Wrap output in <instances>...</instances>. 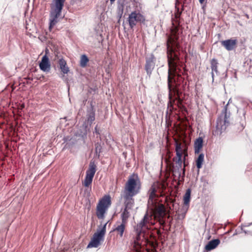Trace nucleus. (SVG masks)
Returning a JSON list of instances; mask_svg holds the SVG:
<instances>
[{
  "mask_svg": "<svg viewBox=\"0 0 252 252\" xmlns=\"http://www.w3.org/2000/svg\"><path fill=\"white\" fill-rule=\"evenodd\" d=\"M40 69L44 72H49L51 68V65L48 57L45 55L42 58L39 64Z\"/></svg>",
  "mask_w": 252,
  "mask_h": 252,
  "instance_id": "nucleus-10",
  "label": "nucleus"
},
{
  "mask_svg": "<svg viewBox=\"0 0 252 252\" xmlns=\"http://www.w3.org/2000/svg\"><path fill=\"white\" fill-rule=\"evenodd\" d=\"M204 1H205V0H199V1L201 4H203L204 3Z\"/></svg>",
  "mask_w": 252,
  "mask_h": 252,
  "instance_id": "nucleus-34",
  "label": "nucleus"
},
{
  "mask_svg": "<svg viewBox=\"0 0 252 252\" xmlns=\"http://www.w3.org/2000/svg\"><path fill=\"white\" fill-rule=\"evenodd\" d=\"M176 156L177 157L175 160V163L176 164V166L178 168V170H179V169L181 168L182 167V161L181 160V158L182 156V154H181L180 152L179 153L177 151V154H176Z\"/></svg>",
  "mask_w": 252,
  "mask_h": 252,
  "instance_id": "nucleus-22",
  "label": "nucleus"
},
{
  "mask_svg": "<svg viewBox=\"0 0 252 252\" xmlns=\"http://www.w3.org/2000/svg\"><path fill=\"white\" fill-rule=\"evenodd\" d=\"M175 13L176 20L172 23L173 26L171 29V35L168 36L167 41V57L169 66L168 75V87L169 89L168 107H171L173 104L178 106L181 104V100L178 99L179 91L178 86L183 81L184 78L182 75L185 72L183 63L180 61V47L178 42V25L179 24L178 19L179 18L181 12L179 8Z\"/></svg>",
  "mask_w": 252,
  "mask_h": 252,
  "instance_id": "nucleus-1",
  "label": "nucleus"
},
{
  "mask_svg": "<svg viewBox=\"0 0 252 252\" xmlns=\"http://www.w3.org/2000/svg\"><path fill=\"white\" fill-rule=\"evenodd\" d=\"M218 62L217 61L213 59L211 61V68L212 70L211 72H215L216 75L219 74V71L218 70Z\"/></svg>",
  "mask_w": 252,
  "mask_h": 252,
  "instance_id": "nucleus-19",
  "label": "nucleus"
},
{
  "mask_svg": "<svg viewBox=\"0 0 252 252\" xmlns=\"http://www.w3.org/2000/svg\"><path fill=\"white\" fill-rule=\"evenodd\" d=\"M87 122L90 126L95 120V114L94 111H90L87 114Z\"/></svg>",
  "mask_w": 252,
  "mask_h": 252,
  "instance_id": "nucleus-23",
  "label": "nucleus"
},
{
  "mask_svg": "<svg viewBox=\"0 0 252 252\" xmlns=\"http://www.w3.org/2000/svg\"><path fill=\"white\" fill-rule=\"evenodd\" d=\"M107 223L108 222L104 224L103 226L98 227L96 232L94 233L93 238L88 244V248H97L100 245L101 242L103 241Z\"/></svg>",
  "mask_w": 252,
  "mask_h": 252,
  "instance_id": "nucleus-6",
  "label": "nucleus"
},
{
  "mask_svg": "<svg viewBox=\"0 0 252 252\" xmlns=\"http://www.w3.org/2000/svg\"><path fill=\"white\" fill-rule=\"evenodd\" d=\"M83 131H82V133L81 134L82 136L86 135L87 133L88 126L86 124L83 125Z\"/></svg>",
  "mask_w": 252,
  "mask_h": 252,
  "instance_id": "nucleus-28",
  "label": "nucleus"
},
{
  "mask_svg": "<svg viewBox=\"0 0 252 252\" xmlns=\"http://www.w3.org/2000/svg\"><path fill=\"white\" fill-rule=\"evenodd\" d=\"M126 223L123 222H117L115 228L113 231H116L121 237H122L124 234V231L126 228Z\"/></svg>",
  "mask_w": 252,
  "mask_h": 252,
  "instance_id": "nucleus-13",
  "label": "nucleus"
},
{
  "mask_svg": "<svg viewBox=\"0 0 252 252\" xmlns=\"http://www.w3.org/2000/svg\"><path fill=\"white\" fill-rule=\"evenodd\" d=\"M183 172L184 173L185 172V169L184 168L183 169Z\"/></svg>",
  "mask_w": 252,
  "mask_h": 252,
  "instance_id": "nucleus-36",
  "label": "nucleus"
},
{
  "mask_svg": "<svg viewBox=\"0 0 252 252\" xmlns=\"http://www.w3.org/2000/svg\"><path fill=\"white\" fill-rule=\"evenodd\" d=\"M134 196L123 194V197L124 199V203L126 209L131 210L134 205Z\"/></svg>",
  "mask_w": 252,
  "mask_h": 252,
  "instance_id": "nucleus-11",
  "label": "nucleus"
},
{
  "mask_svg": "<svg viewBox=\"0 0 252 252\" xmlns=\"http://www.w3.org/2000/svg\"><path fill=\"white\" fill-rule=\"evenodd\" d=\"M140 189L138 178L131 176L126 183L123 194L135 196L139 193Z\"/></svg>",
  "mask_w": 252,
  "mask_h": 252,
  "instance_id": "nucleus-4",
  "label": "nucleus"
},
{
  "mask_svg": "<svg viewBox=\"0 0 252 252\" xmlns=\"http://www.w3.org/2000/svg\"><path fill=\"white\" fill-rule=\"evenodd\" d=\"M252 224V223H248L243 224H242L241 225V229L243 231V232L246 234L252 235V232H251V231H246V230L244 229V227L250 226Z\"/></svg>",
  "mask_w": 252,
  "mask_h": 252,
  "instance_id": "nucleus-26",
  "label": "nucleus"
},
{
  "mask_svg": "<svg viewBox=\"0 0 252 252\" xmlns=\"http://www.w3.org/2000/svg\"><path fill=\"white\" fill-rule=\"evenodd\" d=\"M221 45L228 51L233 50L236 45L237 40L236 39H227L221 41Z\"/></svg>",
  "mask_w": 252,
  "mask_h": 252,
  "instance_id": "nucleus-12",
  "label": "nucleus"
},
{
  "mask_svg": "<svg viewBox=\"0 0 252 252\" xmlns=\"http://www.w3.org/2000/svg\"><path fill=\"white\" fill-rule=\"evenodd\" d=\"M111 2H113L114 1H115V0H110Z\"/></svg>",
  "mask_w": 252,
  "mask_h": 252,
  "instance_id": "nucleus-35",
  "label": "nucleus"
},
{
  "mask_svg": "<svg viewBox=\"0 0 252 252\" xmlns=\"http://www.w3.org/2000/svg\"><path fill=\"white\" fill-rule=\"evenodd\" d=\"M216 73L215 72H211V76H212V83L214 82V77H215V74Z\"/></svg>",
  "mask_w": 252,
  "mask_h": 252,
  "instance_id": "nucleus-32",
  "label": "nucleus"
},
{
  "mask_svg": "<svg viewBox=\"0 0 252 252\" xmlns=\"http://www.w3.org/2000/svg\"><path fill=\"white\" fill-rule=\"evenodd\" d=\"M220 243V241L218 239L212 240L208 242L205 246V249L207 251H210L215 249Z\"/></svg>",
  "mask_w": 252,
  "mask_h": 252,
  "instance_id": "nucleus-15",
  "label": "nucleus"
},
{
  "mask_svg": "<svg viewBox=\"0 0 252 252\" xmlns=\"http://www.w3.org/2000/svg\"><path fill=\"white\" fill-rule=\"evenodd\" d=\"M89 62V59L87 56L85 55H83L81 56L80 65L81 67H85L87 63Z\"/></svg>",
  "mask_w": 252,
  "mask_h": 252,
  "instance_id": "nucleus-24",
  "label": "nucleus"
},
{
  "mask_svg": "<svg viewBox=\"0 0 252 252\" xmlns=\"http://www.w3.org/2000/svg\"><path fill=\"white\" fill-rule=\"evenodd\" d=\"M144 20V18L140 13L136 12H132L128 17V23L129 26L132 28L135 26L137 22H141Z\"/></svg>",
  "mask_w": 252,
  "mask_h": 252,
  "instance_id": "nucleus-8",
  "label": "nucleus"
},
{
  "mask_svg": "<svg viewBox=\"0 0 252 252\" xmlns=\"http://www.w3.org/2000/svg\"><path fill=\"white\" fill-rule=\"evenodd\" d=\"M94 132H95L96 134H99V130L97 129V126H95V128H94Z\"/></svg>",
  "mask_w": 252,
  "mask_h": 252,
  "instance_id": "nucleus-33",
  "label": "nucleus"
},
{
  "mask_svg": "<svg viewBox=\"0 0 252 252\" xmlns=\"http://www.w3.org/2000/svg\"><path fill=\"white\" fill-rule=\"evenodd\" d=\"M93 179V178L86 176L83 182L84 186L86 187H89L92 184Z\"/></svg>",
  "mask_w": 252,
  "mask_h": 252,
  "instance_id": "nucleus-25",
  "label": "nucleus"
},
{
  "mask_svg": "<svg viewBox=\"0 0 252 252\" xmlns=\"http://www.w3.org/2000/svg\"><path fill=\"white\" fill-rule=\"evenodd\" d=\"M59 65L61 71L63 74H67L69 72V68L66 65V61L63 59H61L59 61Z\"/></svg>",
  "mask_w": 252,
  "mask_h": 252,
  "instance_id": "nucleus-16",
  "label": "nucleus"
},
{
  "mask_svg": "<svg viewBox=\"0 0 252 252\" xmlns=\"http://www.w3.org/2000/svg\"><path fill=\"white\" fill-rule=\"evenodd\" d=\"M173 174H174V176L178 175L179 178H180V177L181 176V172H180V171H173Z\"/></svg>",
  "mask_w": 252,
  "mask_h": 252,
  "instance_id": "nucleus-31",
  "label": "nucleus"
},
{
  "mask_svg": "<svg viewBox=\"0 0 252 252\" xmlns=\"http://www.w3.org/2000/svg\"><path fill=\"white\" fill-rule=\"evenodd\" d=\"M155 66V58L153 55H151L146 59L145 70L148 75H150Z\"/></svg>",
  "mask_w": 252,
  "mask_h": 252,
  "instance_id": "nucleus-9",
  "label": "nucleus"
},
{
  "mask_svg": "<svg viewBox=\"0 0 252 252\" xmlns=\"http://www.w3.org/2000/svg\"><path fill=\"white\" fill-rule=\"evenodd\" d=\"M204 156L203 154H200L196 160V165L198 169L202 167L204 161Z\"/></svg>",
  "mask_w": 252,
  "mask_h": 252,
  "instance_id": "nucleus-21",
  "label": "nucleus"
},
{
  "mask_svg": "<svg viewBox=\"0 0 252 252\" xmlns=\"http://www.w3.org/2000/svg\"><path fill=\"white\" fill-rule=\"evenodd\" d=\"M65 0H53V3L51 4V9L49 16L50 31L59 21L61 17V13L63 8Z\"/></svg>",
  "mask_w": 252,
  "mask_h": 252,
  "instance_id": "nucleus-3",
  "label": "nucleus"
},
{
  "mask_svg": "<svg viewBox=\"0 0 252 252\" xmlns=\"http://www.w3.org/2000/svg\"><path fill=\"white\" fill-rule=\"evenodd\" d=\"M111 204V197L105 195L98 202L96 209V215L98 219H103L105 214Z\"/></svg>",
  "mask_w": 252,
  "mask_h": 252,
  "instance_id": "nucleus-5",
  "label": "nucleus"
},
{
  "mask_svg": "<svg viewBox=\"0 0 252 252\" xmlns=\"http://www.w3.org/2000/svg\"><path fill=\"white\" fill-rule=\"evenodd\" d=\"M230 101V99L229 100L228 102L224 107L221 114L217 120L216 127L218 129H220V130H225L229 124L228 119L230 117V114L229 112L227 113V109Z\"/></svg>",
  "mask_w": 252,
  "mask_h": 252,
  "instance_id": "nucleus-7",
  "label": "nucleus"
},
{
  "mask_svg": "<svg viewBox=\"0 0 252 252\" xmlns=\"http://www.w3.org/2000/svg\"><path fill=\"white\" fill-rule=\"evenodd\" d=\"M190 193H191V190L189 189H188L186 191V193L184 196V205L187 207L188 208L189 206V203L190 202Z\"/></svg>",
  "mask_w": 252,
  "mask_h": 252,
  "instance_id": "nucleus-18",
  "label": "nucleus"
},
{
  "mask_svg": "<svg viewBox=\"0 0 252 252\" xmlns=\"http://www.w3.org/2000/svg\"><path fill=\"white\" fill-rule=\"evenodd\" d=\"M177 151L182 154V150L180 145H177L176 147V154H177Z\"/></svg>",
  "mask_w": 252,
  "mask_h": 252,
  "instance_id": "nucleus-29",
  "label": "nucleus"
},
{
  "mask_svg": "<svg viewBox=\"0 0 252 252\" xmlns=\"http://www.w3.org/2000/svg\"><path fill=\"white\" fill-rule=\"evenodd\" d=\"M188 1V0H177V2L176 3H183V4L185 3L187 1ZM176 7L177 8V3L176 4Z\"/></svg>",
  "mask_w": 252,
  "mask_h": 252,
  "instance_id": "nucleus-30",
  "label": "nucleus"
},
{
  "mask_svg": "<svg viewBox=\"0 0 252 252\" xmlns=\"http://www.w3.org/2000/svg\"><path fill=\"white\" fill-rule=\"evenodd\" d=\"M96 172V165L94 162H91L89 164V169L86 171V176L90 177L91 178H94V176Z\"/></svg>",
  "mask_w": 252,
  "mask_h": 252,
  "instance_id": "nucleus-14",
  "label": "nucleus"
},
{
  "mask_svg": "<svg viewBox=\"0 0 252 252\" xmlns=\"http://www.w3.org/2000/svg\"><path fill=\"white\" fill-rule=\"evenodd\" d=\"M157 190L152 186L150 189L149 197L148 201L147 208L151 214L148 215L146 214L142 220L135 227V229L137 233V237L133 243V248L137 252H141V245L139 242L140 234L145 233L147 229H149L150 224H154L151 220L153 216L155 219L158 220L161 224L165 223L164 218L169 216L167 214L164 206L159 203L158 196L156 194Z\"/></svg>",
  "mask_w": 252,
  "mask_h": 252,
  "instance_id": "nucleus-2",
  "label": "nucleus"
},
{
  "mask_svg": "<svg viewBox=\"0 0 252 252\" xmlns=\"http://www.w3.org/2000/svg\"><path fill=\"white\" fill-rule=\"evenodd\" d=\"M129 209L125 208L123 212L121 214L122 221L124 223L127 222V220L129 217Z\"/></svg>",
  "mask_w": 252,
  "mask_h": 252,
  "instance_id": "nucleus-20",
  "label": "nucleus"
},
{
  "mask_svg": "<svg viewBox=\"0 0 252 252\" xmlns=\"http://www.w3.org/2000/svg\"><path fill=\"white\" fill-rule=\"evenodd\" d=\"M203 146V139L202 137H199L196 139L194 143L195 153H199Z\"/></svg>",
  "mask_w": 252,
  "mask_h": 252,
  "instance_id": "nucleus-17",
  "label": "nucleus"
},
{
  "mask_svg": "<svg viewBox=\"0 0 252 252\" xmlns=\"http://www.w3.org/2000/svg\"><path fill=\"white\" fill-rule=\"evenodd\" d=\"M95 153H96V154L97 155V154H99V153H100L101 152V146L100 145V144L98 143H96L95 144Z\"/></svg>",
  "mask_w": 252,
  "mask_h": 252,
  "instance_id": "nucleus-27",
  "label": "nucleus"
}]
</instances>
